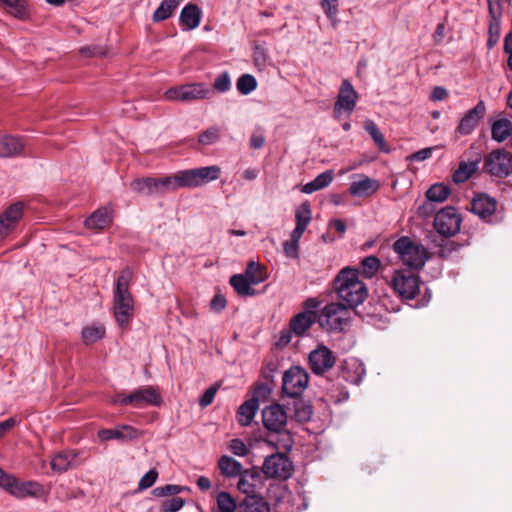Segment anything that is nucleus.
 I'll list each match as a JSON object with an SVG mask.
<instances>
[{"label":"nucleus","instance_id":"19","mask_svg":"<svg viewBox=\"0 0 512 512\" xmlns=\"http://www.w3.org/2000/svg\"><path fill=\"white\" fill-rule=\"evenodd\" d=\"M25 144L22 138L13 135H0V158H12L20 155Z\"/></svg>","mask_w":512,"mask_h":512},{"label":"nucleus","instance_id":"4","mask_svg":"<svg viewBox=\"0 0 512 512\" xmlns=\"http://www.w3.org/2000/svg\"><path fill=\"white\" fill-rule=\"evenodd\" d=\"M352 310L341 302L328 303L317 314V323L328 332H343L350 326Z\"/></svg>","mask_w":512,"mask_h":512},{"label":"nucleus","instance_id":"35","mask_svg":"<svg viewBox=\"0 0 512 512\" xmlns=\"http://www.w3.org/2000/svg\"><path fill=\"white\" fill-rule=\"evenodd\" d=\"M181 1L182 0H163L153 13V21L161 22L168 19L178 8Z\"/></svg>","mask_w":512,"mask_h":512},{"label":"nucleus","instance_id":"13","mask_svg":"<svg viewBox=\"0 0 512 512\" xmlns=\"http://www.w3.org/2000/svg\"><path fill=\"white\" fill-rule=\"evenodd\" d=\"M308 362L315 375H323L334 366L336 357L327 346L319 344L309 353Z\"/></svg>","mask_w":512,"mask_h":512},{"label":"nucleus","instance_id":"61","mask_svg":"<svg viewBox=\"0 0 512 512\" xmlns=\"http://www.w3.org/2000/svg\"><path fill=\"white\" fill-rule=\"evenodd\" d=\"M283 251L288 258L297 259L299 257V244L292 241H285Z\"/></svg>","mask_w":512,"mask_h":512},{"label":"nucleus","instance_id":"36","mask_svg":"<svg viewBox=\"0 0 512 512\" xmlns=\"http://www.w3.org/2000/svg\"><path fill=\"white\" fill-rule=\"evenodd\" d=\"M242 512H270L269 504L257 495L245 497L242 504Z\"/></svg>","mask_w":512,"mask_h":512},{"label":"nucleus","instance_id":"49","mask_svg":"<svg viewBox=\"0 0 512 512\" xmlns=\"http://www.w3.org/2000/svg\"><path fill=\"white\" fill-rule=\"evenodd\" d=\"M252 56L255 66L259 70H262L266 67L269 56L267 50L263 46L255 45V47L253 48Z\"/></svg>","mask_w":512,"mask_h":512},{"label":"nucleus","instance_id":"57","mask_svg":"<svg viewBox=\"0 0 512 512\" xmlns=\"http://www.w3.org/2000/svg\"><path fill=\"white\" fill-rule=\"evenodd\" d=\"M214 88L219 92H226L231 87L230 76L227 72L218 75L214 80Z\"/></svg>","mask_w":512,"mask_h":512},{"label":"nucleus","instance_id":"42","mask_svg":"<svg viewBox=\"0 0 512 512\" xmlns=\"http://www.w3.org/2000/svg\"><path fill=\"white\" fill-rule=\"evenodd\" d=\"M105 335V327L103 325L87 326L82 330V339L85 344H92L102 339Z\"/></svg>","mask_w":512,"mask_h":512},{"label":"nucleus","instance_id":"58","mask_svg":"<svg viewBox=\"0 0 512 512\" xmlns=\"http://www.w3.org/2000/svg\"><path fill=\"white\" fill-rule=\"evenodd\" d=\"M339 0H320L321 7L329 19H334L338 13Z\"/></svg>","mask_w":512,"mask_h":512},{"label":"nucleus","instance_id":"12","mask_svg":"<svg viewBox=\"0 0 512 512\" xmlns=\"http://www.w3.org/2000/svg\"><path fill=\"white\" fill-rule=\"evenodd\" d=\"M461 217L457 210L448 206L439 210L434 217V228L444 237H451L460 230Z\"/></svg>","mask_w":512,"mask_h":512},{"label":"nucleus","instance_id":"23","mask_svg":"<svg viewBox=\"0 0 512 512\" xmlns=\"http://www.w3.org/2000/svg\"><path fill=\"white\" fill-rule=\"evenodd\" d=\"M202 12L196 4L189 3L181 10L179 21L186 30H193L200 24Z\"/></svg>","mask_w":512,"mask_h":512},{"label":"nucleus","instance_id":"1","mask_svg":"<svg viewBox=\"0 0 512 512\" xmlns=\"http://www.w3.org/2000/svg\"><path fill=\"white\" fill-rule=\"evenodd\" d=\"M261 417L264 428L269 432L266 442L277 450L290 451L294 440L287 428L285 408L279 403H272L262 409Z\"/></svg>","mask_w":512,"mask_h":512},{"label":"nucleus","instance_id":"51","mask_svg":"<svg viewBox=\"0 0 512 512\" xmlns=\"http://www.w3.org/2000/svg\"><path fill=\"white\" fill-rule=\"evenodd\" d=\"M220 137V129L216 126L210 127L199 135L198 142L202 145H211Z\"/></svg>","mask_w":512,"mask_h":512},{"label":"nucleus","instance_id":"52","mask_svg":"<svg viewBox=\"0 0 512 512\" xmlns=\"http://www.w3.org/2000/svg\"><path fill=\"white\" fill-rule=\"evenodd\" d=\"M272 393V389L266 383H259L253 389V395L250 399H256L259 405L260 401H266Z\"/></svg>","mask_w":512,"mask_h":512},{"label":"nucleus","instance_id":"48","mask_svg":"<svg viewBox=\"0 0 512 512\" xmlns=\"http://www.w3.org/2000/svg\"><path fill=\"white\" fill-rule=\"evenodd\" d=\"M185 490H188L186 486L167 484L165 486L156 487L153 490V494L157 497H167L177 495Z\"/></svg>","mask_w":512,"mask_h":512},{"label":"nucleus","instance_id":"62","mask_svg":"<svg viewBox=\"0 0 512 512\" xmlns=\"http://www.w3.org/2000/svg\"><path fill=\"white\" fill-rule=\"evenodd\" d=\"M433 150H434L433 147H427V148L421 149V150L411 154L410 156H408V159L410 161H418V162L427 160L432 156Z\"/></svg>","mask_w":512,"mask_h":512},{"label":"nucleus","instance_id":"18","mask_svg":"<svg viewBox=\"0 0 512 512\" xmlns=\"http://www.w3.org/2000/svg\"><path fill=\"white\" fill-rule=\"evenodd\" d=\"M132 406L142 407L146 405L160 406L162 397L156 387L144 386L131 392Z\"/></svg>","mask_w":512,"mask_h":512},{"label":"nucleus","instance_id":"24","mask_svg":"<svg viewBox=\"0 0 512 512\" xmlns=\"http://www.w3.org/2000/svg\"><path fill=\"white\" fill-rule=\"evenodd\" d=\"M50 465L53 471L63 473L79 465L77 453L74 451L59 452L52 458Z\"/></svg>","mask_w":512,"mask_h":512},{"label":"nucleus","instance_id":"46","mask_svg":"<svg viewBox=\"0 0 512 512\" xmlns=\"http://www.w3.org/2000/svg\"><path fill=\"white\" fill-rule=\"evenodd\" d=\"M7 7L10 14L14 17L23 19L26 12L25 0H1Z\"/></svg>","mask_w":512,"mask_h":512},{"label":"nucleus","instance_id":"15","mask_svg":"<svg viewBox=\"0 0 512 512\" xmlns=\"http://www.w3.org/2000/svg\"><path fill=\"white\" fill-rule=\"evenodd\" d=\"M358 93L348 79H344L341 83L337 100L334 104V111H346L351 113L356 106Z\"/></svg>","mask_w":512,"mask_h":512},{"label":"nucleus","instance_id":"33","mask_svg":"<svg viewBox=\"0 0 512 512\" xmlns=\"http://www.w3.org/2000/svg\"><path fill=\"white\" fill-rule=\"evenodd\" d=\"M479 162V158L471 162H460L458 168L453 173V181L456 184L466 182L477 171Z\"/></svg>","mask_w":512,"mask_h":512},{"label":"nucleus","instance_id":"64","mask_svg":"<svg viewBox=\"0 0 512 512\" xmlns=\"http://www.w3.org/2000/svg\"><path fill=\"white\" fill-rule=\"evenodd\" d=\"M504 52L508 54L507 64L508 67L512 70V31L505 37Z\"/></svg>","mask_w":512,"mask_h":512},{"label":"nucleus","instance_id":"14","mask_svg":"<svg viewBox=\"0 0 512 512\" xmlns=\"http://www.w3.org/2000/svg\"><path fill=\"white\" fill-rule=\"evenodd\" d=\"M486 112L485 103L481 100L461 118L455 132L460 136L470 135L477 127Z\"/></svg>","mask_w":512,"mask_h":512},{"label":"nucleus","instance_id":"29","mask_svg":"<svg viewBox=\"0 0 512 512\" xmlns=\"http://www.w3.org/2000/svg\"><path fill=\"white\" fill-rule=\"evenodd\" d=\"M512 136V121L507 118H500L492 123L491 138L502 143Z\"/></svg>","mask_w":512,"mask_h":512},{"label":"nucleus","instance_id":"44","mask_svg":"<svg viewBox=\"0 0 512 512\" xmlns=\"http://www.w3.org/2000/svg\"><path fill=\"white\" fill-rule=\"evenodd\" d=\"M296 225L307 228L311 221V208L308 201L303 202L295 213Z\"/></svg>","mask_w":512,"mask_h":512},{"label":"nucleus","instance_id":"30","mask_svg":"<svg viewBox=\"0 0 512 512\" xmlns=\"http://www.w3.org/2000/svg\"><path fill=\"white\" fill-rule=\"evenodd\" d=\"M220 473L227 478H235L243 471L242 464L228 455H222L218 460Z\"/></svg>","mask_w":512,"mask_h":512},{"label":"nucleus","instance_id":"59","mask_svg":"<svg viewBox=\"0 0 512 512\" xmlns=\"http://www.w3.org/2000/svg\"><path fill=\"white\" fill-rule=\"evenodd\" d=\"M490 20H500L502 7L500 0H487Z\"/></svg>","mask_w":512,"mask_h":512},{"label":"nucleus","instance_id":"3","mask_svg":"<svg viewBox=\"0 0 512 512\" xmlns=\"http://www.w3.org/2000/svg\"><path fill=\"white\" fill-rule=\"evenodd\" d=\"M132 271L125 268L117 278L114 296L113 313L120 327H126L133 318L134 300L130 293Z\"/></svg>","mask_w":512,"mask_h":512},{"label":"nucleus","instance_id":"6","mask_svg":"<svg viewBox=\"0 0 512 512\" xmlns=\"http://www.w3.org/2000/svg\"><path fill=\"white\" fill-rule=\"evenodd\" d=\"M220 168L216 165L183 170L175 174L178 188H196L220 176Z\"/></svg>","mask_w":512,"mask_h":512},{"label":"nucleus","instance_id":"63","mask_svg":"<svg viewBox=\"0 0 512 512\" xmlns=\"http://www.w3.org/2000/svg\"><path fill=\"white\" fill-rule=\"evenodd\" d=\"M226 304L225 297L222 294H216L210 302V307L215 312H221L226 307Z\"/></svg>","mask_w":512,"mask_h":512},{"label":"nucleus","instance_id":"60","mask_svg":"<svg viewBox=\"0 0 512 512\" xmlns=\"http://www.w3.org/2000/svg\"><path fill=\"white\" fill-rule=\"evenodd\" d=\"M217 390H218L217 386H211L210 388H208L204 392V394L200 397L199 405L202 408L209 406L213 402Z\"/></svg>","mask_w":512,"mask_h":512},{"label":"nucleus","instance_id":"43","mask_svg":"<svg viewBox=\"0 0 512 512\" xmlns=\"http://www.w3.org/2000/svg\"><path fill=\"white\" fill-rule=\"evenodd\" d=\"M236 87L240 94L248 95L257 88V80L251 74H243L238 78Z\"/></svg>","mask_w":512,"mask_h":512},{"label":"nucleus","instance_id":"25","mask_svg":"<svg viewBox=\"0 0 512 512\" xmlns=\"http://www.w3.org/2000/svg\"><path fill=\"white\" fill-rule=\"evenodd\" d=\"M259 410V405L256 403V399H248L244 401L236 412V420L242 427L251 425Z\"/></svg>","mask_w":512,"mask_h":512},{"label":"nucleus","instance_id":"39","mask_svg":"<svg viewBox=\"0 0 512 512\" xmlns=\"http://www.w3.org/2000/svg\"><path fill=\"white\" fill-rule=\"evenodd\" d=\"M450 194L448 186L438 183L432 185L426 192V199L429 202L441 203L444 202Z\"/></svg>","mask_w":512,"mask_h":512},{"label":"nucleus","instance_id":"16","mask_svg":"<svg viewBox=\"0 0 512 512\" xmlns=\"http://www.w3.org/2000/svg\"><path fill=\"white\" fill-rule=\"evenodd\" d=\"M101 441L119 440L121 442L133 441L141 437V432L130 425H120L114 429H101L97 433Z\"/></svg>","mask_w":512,"mask_h":512},{"label":"nucleus","instance_id":"9","mask_svg":"<svg viewBox=\"0 0 512 512\" xmlns=\"http://www.w3.org/2000/svg\"><path fill=\"white\" fill-rule=\"evenodd\" d=\"M262 472L267 478L286 480L292 475L293 463L286 453L277 452L265 458Z\"/></svg>","mask_w":512,"mask_h":512},{"label":"nucleus","instance_id":"40","mask_svg":"<svg viewBox=\"0 0 512 512\" xmlns=\"http://www.w3.org/2000/svg\"><path fill=\"white\" fill-rule=\"evenodd\" d=\"M294 417L296 421L300 423H306L308 422L313 414L312 406L303 401L302 399H296L294 401Z\"/></svg>","mask_w":512,"mask_h":512},{"label":"nucleus","instance_id":"50","mask_svg":"<svg viewBox=\"0 0 512 512\" xmlns=\"http://www.w3.org/2000/svg\"><path fill=\"white\" fill-rule=\"evenodd\" d=\"M501 25L500 20H490L489 23V37L487 40V48L492 49L500 38Z\"/></svg>","mask_w":512,"mask_h":512},{"label":"nucleus","instance_id":"54","mask_svg":"<svg viewBox=\"0 0 512 512\" xmlns=\"http://www.w3.org/2000/svg\"><path fill=\"white\" fill-rule=\"evenodd\" d=\"M17 478L0 468V487L12 495Z\"/></svg>","mask_w":512,"mask_h":512},{"label":"nucleus","instance_id":"5","mask_svg":"<svg viewBox=\"0 0 512 512\" xmlns=\"http://www.w3.org/2000/svg\"><path fill=\"white\" fill-rule=\"evenodd\" d=\"M393 250L405 266L414 270L422 269L429 258L428 252L422 244L416 243L406 236L394 242Z\"/></svg>","mask_w":512,"mask_h":512},{"label":"nucleus","instance_id":"53","mask_svg":"<svg viewBox=\"0 0 512 512\" xmlns=\"http://www.w3.org/2000/svg\"><path fill=\"white\" fill-rule=\"evenodd\" d=\"M228 449L231 451V453L239 457H245L250 452L248 446L238 438L232 439L229 442Z\"/></svg>","mask_w":512,"mask_h":512},{"label":"nucleus","instance_id":"8","mask_svg":"<svg viewBox=\"0 0 512 512\" xmlns=\"http://www.w3.org/2000/svg\"><path fill=\"white\" fill-rule=\"evenodd\" d=\"M212 93L204 83H190L168 89L164 97L169 101L190 102L209 98Z\"/></svg>","mask_w":512,"mask_h":512},{"label":"nucleus","instance_id":"7","mask_svg":"<svg viewBox=\"0 0 512 512\" xmlns=\"http://www.w3.org/2000/svg\"><path fill=\"white\" fill-rule=\"evenodd\" d=\"M421 278L410 270H395L390 280V286L402 299L412 300L420 291Z\"/></svg>","mask_w":512,"mask_h":512},{"label":"nucleus","instance_id":"10","mask_svg":"<svg viewBox=\"0 0 512 512\" xmlns=\"http://www.w3.org/2000/svg\"><path fill=\"white\" fill-rule=\"evenodd\" d=\"M309 375L300 366H292L285 371L282 378V390L285 395L298 398L307 388Z\"/></svg>","mask_w":512,"mask_h":512},{"label":"nucleus","instance_id":"27","mask_svg":"<svg viewBox=\"0 0 512 512\" xmlns=\"http://www.w3.org/2000/svg\"><path fill=\"white\" fill-rule=\"evenodd\" d=\"M42 492L43 487L40 483L35 481L20 482L17 479L14 490H12V495L16 498L23 499L26 497H38Z\"/></svg>","mask_w":512,"mask_h":512},{"label":"nucleus","instance_id":"20","mask_svg":"<svg viewBox=\"0 0 512 512\" xmlns=\"http://www.w3.org/2000/svg\"><path fill=\"white\" fill-rule=\"evenodd\" d=\"M496 206L497 202L494 198L486 194H479L471 202V211L481 219H486L494 214Z\"/></svg>","mask_w":512,"mask_h":512},{"label":"nucleus","instance_id":"32","mask_svg":"<svg viewBox=\"0 0 512 512\" xmlns=\"http://www.w3.org/2000/svg\"><path fill=\"white\" fill-rule=\"evenodd\" d=\"M230 285L236 291L239 296H254L256 290L252 287L254 285L249 279L243 274H235L230 278Z\"/></svg>","mask_w":512,"mask_h":512},{"label":"nucleus","instance_id":"55","mask_svg":"<svg viewBox=\"0 0 512 512\" xmlns=\"http://www.w3.org/2000/svg\"><path fill=\"white\" fill-rule=\"evenodd\" d=\"M158 477V472L156 469H150L146 474L142 476L138 483V489L140 491L146 490L153 486Z\"/></svg>","mask_w":512,"mask_h":512},{"label":"nucleus","instance_id":"37","mask_svg":"<svg viewBox=\"0 0 512 512\" xmlns=\"http://www.w3.org/2000/svg\"><path fill=\"white\" fill-rule=\"evenodd\" d=\"M245 276L254 285H258L267 279L266 268L254 261H250L245 269Z\"/></svg>","mask_w":512,"mask_h":512},{"label":"nucleus","instance_id":"38","mask_svg":"<svg viewBox=\"0 0 512 512\" xmlns=\"http://www.w3.org/2000/svg\"><path fill=\"white\" fill-rule=\"evenodd\" d=\"M237 504L233 496L226 491L216 495V509L213 512H236Z\"/></svg>","mask_w":512,"mask_h":512},{"label":"nucleus","instance_id":"45","mask_svg":"<svg viewBox=\"0 0 512 512\" xmlns=\"http://www.w3.org/2000/svg\"><path fill=\"white\" fill-rule=\"evenodd\" d=\"M157 194H165L167 192L178 189L175 175L156 178Z\"/></svg>","mask_w":512,"mask_h":512},{"label":"nucleus","instance_id":"2","mask_svg":"<svg viewBox=\"0 0 512 512\" xmlns=\"http://www.w3.org/2000/svg\"><path fill=\"white\" fill-rule=\"evenodd\" d=\"M333 290L338 298L353 310L368 296L366 285L359 279V271L351 267H345L339 271L333 281Z\"/></svg>","mask_w":512,"mask_h":512},{"label":"nucleus","instance_id":"17","mask_svg":"<svg viewBox=\"0 0 512 512\" xmlns=\"http://www.w3.org/2000/svg\"><path fill=\"white\" fill-rule=\"evenodd\" d=\"M23 214V204L18 202L11 205L0 216V241L12 232Z\"/></svg>","mask_w":512,"mask_h":512},{"label":"nucleus","instance_id":"21","mask_svg":"<svg viewBox=\"0 0 512 512\" xmlns=\"http://www.w3.org/2000/svg\"><path fill=\"white\" fill-rule=\"evenodd\" d=\"M239 481L237 484L238 489L246 494V497L250 495H256L258 485L260 484V474L253 469H246L239 475Z\"/></svg>","mask_w":512,"mask_h":512},{"label":"nucleus","instance_id":"31","mask_svg":"<svg viewBox=\"0 0 512 512\" xmlns=\"http://www.w3.org/2000/svg\"><path fill=\"white\" fill-rule=\"evenodd\" d=\"M334 179V173L332 170H326L320 173L314 180L306 183L302 187V192L305 194H312L318 190H321L330 185Z\"/></svg>","mask_w":512,"mask_h":512},{"label":"nucleus","instance_id":"47","mask_svg":"<svg viewBox=\"0 0 512 512\" xmlns=\"http://www.w3.org/2000/svg\"><path fill=\"white\" fill-rule=\"evenodd\" d=\"M365 277H373L380 267V260L376 256H367L361 261Z\"/></svg>","mask_w":512,"mask_h":512},{"label":"nucleus","instance_id":"22","mask_svg":"<svg viewBox=\"0 0 512 512\" xmlns=\"http://www.w3.org/2000/svg\"><path fill=\"white\" fill-rule=\"evenodd\" d=\"M317 322V313L300 312L291 320L289 327L297 336H303Z\"/></svg>","mask_w":512,"mask_h":512},{"label":"nucleus","instance_id":"28","mask_svg":"<svg viewBox=\"0 0 512 512\" xmlns=\"http://www.w3.org/2000/svg\"><path fill=\"white\" fill-rule=\"evenodd\" d=\"M112 222V217L107 208L94 211L86 220L85 226L94 231H100Z\"/></svg>","mask_w":512,"mask_h":512},{"label":"nucleus","instance_id":"56","mask_svg":"<svg viewBox=\"0 0 512 512\" xmlns=\"http://www.w3.org/2000/svg\"><path fill=\"white\" fill-rule=\"evenodd\" d=\"M185 504V500L181 497H172L163 501L162 510L164 512H177L179 511Z\"/></svg>","mask_w":512,"mask_h":512},{"label":"nucleus","instance_id":"41","mask_svg":"<svg viewBox=\"0 0 512 512\" xmlns=\"http://www.w3.org/2000/svg\"><path fill=\"white\" fill-rule=\"evenodd\" d=\"M365 130L372 137L380 151L385 153H388L390 151L386 144L384 135L373 121H369L366 123Z\"/></svg>","mask_w":512,"mask_h":512},{"label":"nucleus","instance_id":"34","mask_svg":"<svg viewBox=\"0 0 512 512\" xmlns=\"http://www.w3.org/2000/svg\"><path fill=\"white\" fill-rule=\"evenodd\" d=\"M130 187L134 192L142 195L157 194L156 178L153 177L135 179L131 182Z\"/></svg>","mask_w":512,"mask_h":512},{"label":"nucleus","instance_id":"11","mask_svg":"<svg viewBox=\"0 0 512 512\" xmlns=\"http://www.w3.org/2000/svg\"><path fill=\"white\" fill-rule=\"evenodd\" d=\"M484 169L495 177L509 176L512 174V153L503 148L493 150L484 159Z\"/></svg>","mask_w":512,"mask_h":512},{"label":"nucleus","instance_id":"26","mask_svg":"<svg viewBox=\"0 0 512 512\" xmlns=\"http://www.w3.org/2000/svg\"><path fill=\"white\" fill-rule=\"evenodd\" d=\"M379 189V183L375 179L365 177L350 184L349 192L353 196L367 197L374 194Z\"/></svg>","mask_w":512,"mask_h":512}]
</instances>
